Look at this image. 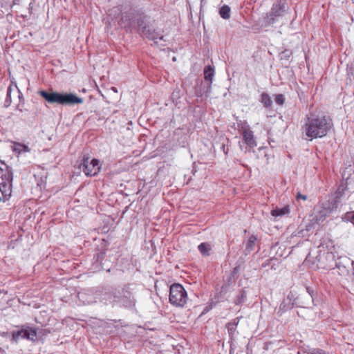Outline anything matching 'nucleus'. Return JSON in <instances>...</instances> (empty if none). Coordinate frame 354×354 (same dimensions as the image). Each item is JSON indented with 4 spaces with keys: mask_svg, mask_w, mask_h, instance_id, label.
<instances>
[{
    "mask_svg": "<svg viewBox=\"0 0 354 354\" xmlns=\"http://www.w3.org/2000/svg\"><path fill=\"white\" fill-rule=\"evenodd\" d=\"M332 125L329 117L324 115L312 114L306 118L303 126L306 140H313L325 136Z\"/></svg>",
    "mask_w": 354,
    "mask_h": 354,
    "instance_id": "obj_1",
    "label": "nucleus"
},
{
    "mask_svg": "<svg viewBox=\"0 0 354 354\" xmlns=\"http://www.w3.org/2000/svg\"><path fill=\"white\" fill-rule=\"evenodd\" d=\"M39 93L49 103L76 104L83 102L82 98L73 93H48L45 91H41Z\"/></svg>",
    "mask_w": 354,
    "mask_h": 354,
    "instance_id": "obj_2",
    "label": "nucleus"
},
{
    "mask_svg": "<svg viewBox=\"0 0 354 354\" xmlns=\"http://www.w3.org/2000/svg\"><path fill=\"white\" fill-rule=\"evenodd\" d=\"M12 174L10 168L4 163L0 164V192L4 196L11 194Z\"/></svg>",
    "mask_w": 354,
    "mask_h": 354,
    "instance_id": "obj_3",
    "label": "nucleus"
},
{
    "mask_svg": "<svg viewBox=\"0 0 354 354\" xmlns=\"http://www.w3.org/2000/svg\"><path fill=\"white\" fill-rule=\"evenodd\" d=\"M187 295L183 286L174 283L169 289V301L176 306L183 307L187 303Z\"/></svg>",
    "mask_w": 354,
    "mask_h": 354,
    "instance_id": "obj_4",
    "label": "nucleus"
},
{
    "mask_svg": "<svg viewBox=\"0 0 354 354\" xmlns=\"http://www.w3.org/2000/svg\"><path fill=\"white\" fill-rule=\"evenodd\" d=\"M241 135L243 140L246 147L245 149L240 146L241 150L245 153L250 151L251 149L254 148L257 145L256 138L254 137V132L250 129L248 124L245 122L241 128Z\"/></svg>",
    "mask_w": 354,
    "mask_h": 354,
    "instance_id": "obj_5",
    "label": "nucleus"
},
{
    "mask_svg": "<svg viewBox=\"0 0 354 354\" xmlns=\"http://www.w3.org/2000/svg\"><path fill=\"white\" fill-rule=\"evenodd\" d=\"M80 169L87 176H93L97 175L101 169L100 161L97 159L90 158H84L82 163L80 165Z\"/></svg>",
    "mask_w": 354,
    "mask_h": 354,
    "instance_id": "obj_6",
    "label": "nucleus"
},
{
    "mask_svg": "<svg viewBox=\"0 0 354 354\" xmlns=\"http://www.w3.org/2000/svg\"><path fill=\"white\" fill-rule=\"evenodd\" d=\"M333 212V208L330 207L329 204L319 207V210L316 213L313 221L317 224L322 223Z\"/></svg>",
    "mask_w": 354,
    "mask_h": 354,
    "instance_id": "obj_7",
    "label": "nucleus"
},
{
    "mask_svg": "<svg viewBox=\"0 0 354 354\" xmlns=\"http://www.w3.org/2000/svg\"><path fill=\"white\" fill-rule=\"evenodd\" d=\"M46 334V329H40L36 330L32 328L27 327L24 328V338H27L31 341H37L38 339H42V335Z\"/></svg>",
    "mask_w": 354,
    "mask_h": 354,
    "instance_id": "obj_8",
    "label": "nucleus"
},
{
    "mask_svg": "<svg viewBox=\"0 0 354 354\" xmlns=\"http://www.w3.org/2000/svg\"><path fill=\"white\" fill-rule=\"evenodd\" d=\"M290 208L288 205L282 207H276L271 212V215L274 217H281L290 214Z\"/></svg>",
    "mask_w": 354,
    "mask_h": 354,
    "instance_id": "obj_9",
    "label": "nucleus"
},
{
    "mask_svg": "<svg viewBox=\"0 0 354 354\" xmlns=\"http://www.w3.org/2000/svg\"><path fill=\"white\" fill-rule=\"evenodd\" d=\"M319 246L326 248L329 252L333 253L335 245L331 239L328 238L324 239Z\"/></svg>",
    "mask_w": 354,
    "mask_h": 354,
    "instance_id": "obj_10",
    "label": "nucleus"
},
{
    "mask_svg": "<svg viewBox=\"0 0 354 354\" xmlns=\"http://www.w3.org/2000/svg\"><path fill=\"white\" fill-rule=\"evenodd\" d=\"M281 10V8L279 5L276 4V5L273 6V7L270 11V15L268 16L269 23L274 22L273 17H277V16L280 15Z\"/></svg>",
    "mask_w": 354,
    "mask_h": 354,
    "instance_id": "obj_11",
    "label": "nucleus"
},
{
    "mask_svg": "<svg viewBox=\"0 0 354 354\" xmlns=\"http://www.w3.org/2000/svg\"><path fill=\"white\" fill-rule=\"evenodd\" d=\"M257 239V238L254 235H252L250 236V238L248 239L245 243V250L247 253H250L254 250V247L255 245Z\"/></svg>",
    "mask_w": 354,
    "mask_h": 354,
    "instance_id": "obj_12",
    "label": "nucleus"
},
{
    "mask_svg": "<svg viewBox=\"0 0 354 354\" xmlns=\"http://www.w3.org/2000/svg\"><path fill=\"white\" fill-rule=\"evenodd\" d=\"M10 148L13 152V153L19 157L21 152L22 151V144L20 142H17L15 141H10Z\"/></svg>",
    "mask_w": 354,
    "mask_h": 354,
    "instance_id": "obj_13",
    "label": "nucleus"
},
{
    "mask_svg": "<svg viewBox=\"0 0 354 354\" xmlns=\"http://www.w3.org/2000/svg\"><path fill=\"white\" fill-rule=\"evenodd\" d=\"M199 252L203 256L209 255V252L211 250V245L207 243H202L198 246Z\"/></svg>",
    "mask_w": 354,
    "mask_h": 354,
    "instance_id": "obj_14",
    "label": "nucleus"
},
{
    "mask_svg": "<svg viewBox=\"0 0 354 354\" xmlns=\"http://www.w3.org/2000/svg\"><path fill=\"white\" fill-rule=\"evenodd\" d=\"M230 8L227 6H223L219 10V14L221 17L224 19H228L230 17Z\"/></svg>",
    "mask_w": 354,
    "mask_h": 354,
    "instance_id": "obj_15",
    "label": "nucleus"
},
{
    "mask_svg": "<svg viewBox=\"0 0 354 354\" xmlns=\"http://www.w3.org/2000/svg\"><path fill=\"white\" fill-rule=\"evenodd\" d=\"M214 74V68L211 66H207L205 68L204 75H205V79L207 81H209L210 82H212Z\"/></svg>",
    "mask_w": 354,
    "mask_h": 354,
    "instance_id": "obj_16",
    "label": "nucleus"
},
{
    "mask_svg": "<svg viewBox=\"0 0 354 354\" xmlns=\"http://www.w3.org/2000/svg\"><path fill=\"white\" fill-rule=\"evenodd\" d=\"M239 322V320L237 319H234L232 322H230L227 325V328L229 333L230 336H232L236 331L237 325Z\"/></svg>",
    "mask_w": 354,
    "mask_h": 354,
    "instance_id": "obj_17",
    "label": "nucleus"
},
{
    "mask_svg": "<svg viewBox=\"0 0 354 354\" xmlns=\"http://www.w3.org/2000/svg\"><path fill=\"white\" fill-rule=\"evenodd\" d=\"M261 102L266 108L270 107L272 102L270 97L266 93L261 94Z\"/></svg>",
    "mask_w": 354,
    "mask_h": 354,
    "instance_id": "obj_18",
    "label": "nucleus"
},
{
    "mask_svg": "<svg viewBox=\"0 0 354 354\" xmlns=\"http://www.w3.org/2000/svg\"><path fill=\"white\" fill-rule=\"evenodd\" d=\"M342 220L346 222L350 221L354 225V212H347L346 214H345V215L342 217Z\"/></svg>",
    "mask_w": 354,
    "mask_h": 354,
    "instance_id": "obj_19",
    "label": "nucleus"
},
{
    "mask_svg": "<svg viewBox=\"0 0 354 354\" xmlns=\"http://www.w3.org/2000/svg\"><path fill=\"white\" fill-rule=\"evenodd\" d=\"M85 293L82 292H79L78 293V298L80 301H82V303L84 304H89L91 303H92V301L91 300H88V299H85Z\"/></svg>",
    "mask_w": 354,
    "mask_h": 354,
    "instance_id": "obj_20",
    "label": "nucleus"
},
{
    "mask_svg": "<svg viewBox=\"0 0 354 354\" xmlns=\"http://www.w3.org/2000/svg\"><path fill=\"white\" fill-rule=\"evenodd\" d=\"M285 102V97L282 94H278L275 96V102L279 105H282Z\"/></svg>",
    "mask_w": 354,
    "mask_h": 354,
    "instance_id": "obj_21",
    "label": "nucleus"
},
{
    "mask_svg": "<svg viewBox=\"0 0 354 354\" xmlns=\"http://www.w3.org/2000/svg\"><path fill=\"white\" fill-rule=\"evenodd\" d=\"M11 91H12V88L10 86L8 88L7 96H6V101L4 102V106H6V107H8L10 104V98Z\"/></svg>",
    "mask_w": 354,
    "mask_h": 354,
    "instance_id": "obj_22",
    "label": "nucleus"
},
{
    "mask_svg": "<svg viewBox=\"0 0 354 354\" xmlns=\"http://www.w3.org/2000/svg\"><path fill=\"white\" fill-rule=\"evenodd\" d=\"M309 354H326L325 351L319 349H313L312 350Z\"/></svg>",
    "mask_w": 354,
    "mask_h": 354,
    "instance_id": "obj_23",
    "label": "nucleus"
},
{
    "mask_svg": "<svg viewBox=\"0 0 354 354\" xmlns=\"http://www.w3.org/2000/svg\"><path fill=\"white\" fill-rule=\"evenodd\" d=\"M130 19V15H128V14H124L122 15V17H121V24L120 25H122V24L124 23V21H127L128 19Z\"/></svg>",
    "mask_w": 354,
    "mask_h": 354,
    "instance_id": "obj_24",
    "label": "nucleus"
},
{
    "mask_svg": "<svg viewBox=\"0 0 354 354\" xmlns=\"http://www.w3.org/2000/svg\"><path fill=\"white\" fill-rule=\"evenodd\" d=\"M297 199L301 198L304 201L307 199V196L306 195H302L300 193L297 194Z\"/></svg>",
    "mask_w": 354,
    "mask_h": 354,
    "instance_id": "obj_25",
    "label": "nucleus"
},
{
    "mask_svg": "<svg viewBox=\"0 0 354 354\" xmlns=\"http://www.w3.org/2000/svg\"><path fill=\"white\" fill-rule=\"evenodd\" d=\"M21 333H22V330L18 331L17 333H14L12 335V338L14 339H17Z\"/></svg>",
    "mask_w": 354,
    "mask_h": 354,
    "instance_id": "obj_26",
    "label": "nucleus"
},
{
    "mask_svg": "<svg viewBox=\"0 0 354 354\" xmlns=\"http://www.w3.org/2000/svg\"><path fill=\"white\" fill-rule=\"evenodd\" d=\"M287 300H288V301H289V302L290 301V299H289V298H288V297L287 298ZM286 301V299H285V300L283 301V303L280 305V310H283V309L284 308Z\"/></svg>",
    "mask_w": 354,
    "mask_h": 354,
    "instance_id": "obj_27",
    "label": "nucleus"
},
{
    "mask_svg": "<svg viewBox=\"0 0 354 354\" xmlns=\"http://www.w3.org/2000/svg\"><path fill=\"white\" fill-rule=\"evenodd\" d=\"M151 39L154 40V41H155L156 43H158V37H153H153H151ZM162 38H163V37H162V36H160V37H158V39H159V40H162Z\"/></svg>",
    "mask_w": 354,
    "mask_h": 354,
    "instance_id": "obj_28",
    "label": "nucleus"
},
{
    "mask_svg": "<svg viewBox=\"0 0 354 354\" xmlns=\"http://www.w3.org/2000/svg\"><path fill=\"white\" fill-rule=\"evenodd\" d=\"M28 151V148L27 146L24 145V153Z\"/></svg>",
    "mask_w": 354,
    "mask_h": 354,
    "instance_id": "obj_29",
    "label": "nucleus"
},
{
    "mask_svg": "<svg viewBox=\"0 0 354 354\" xmlns=\"http://www.w3.org/2000/svg\"><path fill=\"white\" fill-rule=\"evenodd\" d=\"M245 297V296L244 295V294H243V293H242V294H241V299H244V297Z\"/></svg>",
    "mask_w": 354,
    "mask_h": 354,
    "instance_id": "obj_30",
    "label": "nucleus"
},
{
    "mask_svg": "<svg viewBox=\"0 0 354 354\" xmlns=\"http://www.w3.org/2000/svg\"><path fill=\"white\" fill-rule=\"evenodd\" d=\"M112 89H113V91L114 92H117V89H116L115 88H114V87H113V88H112Z\"/></svg>",
    "mask_w": 354,
    "mask_h": 354,
    "instance_id": "obj_31",
    "label": "nucleus"
},
{
    "mask_svg": "<svg viewBox=\"0 0 354 354\" xmlns=\"http://www.w3.org/2000/svg\"><path fill=\"white\" fill-rule=\"evenodd\" d=\"M133 304V301H131L129 304V306H131Z\"/></svg>",
    "mask_w": 354,
    "mask_h": 354,
    "instance_id": "obj_32",
    "label": "nucleus"
},
{
    "mask_svg": "<svg viewBox=\"0 0 354 354\" xmlns=\"http://www.w3.org/2000/svg\"><path fill=\"white\" fill-rule=\"evenodd\" d=\"M2 201L1 198L0 197V202Z\"/></svg>",
    "mask_w": 354,
    "mask_h": 354,
    "instance_id": "obj_33",
    "label": "nucleus"
}]
</instances>
